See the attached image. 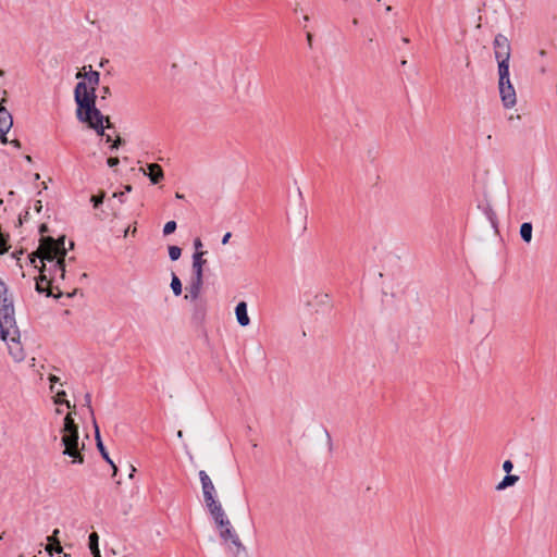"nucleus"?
Wrapping results in <instances>:
<instances>
[{
    "instance_id": "obj_1",
    "label": "nucleus",
    "mask_w": 557,
    "mask_h": 557,
    "mask_svg": "<svg viewBox=\"0 0 557 557\" xmlns=\"http://www.w3.org/2000/svg\"><path fill=\"white\" fill-rule=\"evenodd\" d=\"M65 235H62L57 239L53 237H44L39 243L38 250L30 253L28 259L32 264H35L37 259L40 260L41 265L45 264V261L54 262L46 270V272H48L49 284L53 285L58 282V275L60 280H64L65 277Z\"/></svg>"
},
{
    "instance_id": "obj_2",
    "label": "nucleus",
    "mask_w": 557,
    "mask_h": 557,
    "mask_svg": "<svg viewBox=\"0 0 557 557\" xmlns=\"http://www.w3.org/2000/svg\"><path fill=\"white\" fill-rule=\"evenodd\" d=\"M97 96L95 88L88 90L87 83L78 82L74 89V100L76 102V117L79 122L87 124L98 135H103V121L109 122V116H104L96 107Z\"/></svg>"
},
{
    "instance_id": "obj_3",
    "label": "nucleus",
    "mask_w": 557,
    "mask_h": 557,
    "mask_svg": "<svg viewBox=\"0 0 557 557\" xmlns=\"http://www.w3.org/2000/svg\"><path fill=\"white\" fill-rule=\"evenodd\" d=\"M61 433V443L64 446L63 455L73 458L74 463H83L84 455L79 447L78 425L70 413L63 420Z\"/></svg>"
},
{
    "instance_id": "obj_4",
    "label": "nucleus",
    "mask_w": 557,
    "mask_h": 557,
    "mask_svg": "<svg viewBox=\"0 0 557 557\" xmlns=\"http://www.w3.org/2000/svg\"><path fill=\"white\" fill-rule=\"evenodd\" d=\"M9 335L18 336L14 306L10 304L0 307V338L8 341Z\"/></svg>"
},
{
    "instance_id": "obj_5",
    "label": "nucleus",
    "mask_w": 557,
    "mask_h": 557,
    "mask_svg": "<svg viewBox=\"0 0 557 557\" xmlns=\"http://www.w3.org/2000/svg\"><path fill=\"white\" fill-rule=\"evenodd\" d=\"M47 267L42 264L39 268V276L36 278L35 289L39 294H46L47 297L60 298L63 294L59 292L53 294L52 285L49 284L48 275L46 274Z\"/></svg>"
},
{
    "instance_id": "obj_6",
    "label": "nucleus",
    "mask_w": 557,
    "mask_h": 557,
    "mask_svg": "<svg viewBox=\"0 0 557 557\" xmlns=\"http://www.w3.org/2000/svg\"><path fill=\"white\" fill-rule=\"evenodd\" d=\"M494 54L496 60L510 59L511 47L508 38L503 34H497L493 41Z\"/></svg>"
},
{
    "instance_id": "obj_7",
    "label": "nucleus",
    "mask_w": 557,
    "mask_h": 557,
    "mask_svg": "<svg viewBox=\"0 0 557 557\" xmlns=\"http://www.w3.org/2000/svg\"><path fill=\"white\" fill-rule=\"evenodd\" d=\"M498 89H499V95H500V99H502L504 107L507 109L512 108L517 102V98H516V90H515L511 82L508 81V83H505V84L498 83Z\"/></svg>"
},
{
    "instance_id": "obj_8",
    "label": "nucleus",
    "mask_w": 557,
    "mask_h": 557,
    "mask_svg": "<svg viewBox=\"0 0 557 557\" xmlns=\"http://www.w3.org/2000/svg\"><path fill=\"white\" fill-rule=\"evenodd\" d=\"M20 337L21 333L18 332L17 337L9 335L8 341H5L8 344L9 354L16 362H21L25 359V351L21 345Z\"/></svg>"
},
{
    "instance_id": "obj_9",
    "label": "nucleus",
    "mask_w": 557,
    "mask_h": 557,
    "mask_svg": "<svg viewBox=\"0 0 557 557\" xmlns=\"http://www.w3.org/2000/svg\"><path fill=\"white\" fill-rule=\"evenodd\" d=\"M308 306L312 307L313 310L319 313L330 312L333 305L329 294H317L312 301L308 302Z\"/></svg>"
},
{
    "instance_id": "obj_10",
    "label": "nucleus",
    "mask_w": 557,
    "mask_h": 557,
    "mask_svg": "<svg viewBox=\"0 0 557 557\" xmlns=\"http://www.w3.org/2000/svg\"><path fill=\"white\" fill-rule=\"evenodd\" d=\"M199 479L202 487L205 503L215 499V487L212 480L205 470L199 471Z\"/></svg>"
},
{
    "instance_id": "obj_11",
    "label": "nucleus",
    "mask_w": 557,
    "mask_h": 557,
    "mask_svg": "<svg viewBox=\"0 0 557 557\" xmlns=\"http://www.w3.org/2000/svg\"><path fill=\"white\" fill-rule=\"evenodd\" d=\"M140 171L149 177L151 184H158L164 178V172L158 163H148L146 168H140Z\"/></svg>"
},
{
    "instance_id": "obj_12",
    "label": "nucleus",
    "mask_w": 557,
    "mask_h": 557,
    "mask_svg": "<svg viewBox=\"0 0 557 557\" xmlns=\"http://www.w3.org/2000/svg\"><path fill=\"white\" fill-rule=\"evenodd\" d=\"M94 426H95V437H96V445H97V448L100 453V455L102 456V458L112 467L113 469V476L116 474L117 472V467L115 466V463L112 461V459L110 458L103 443H102V440H101V436H100V432H99V428H98V424L96 422V419H94Z\"/></svg>"
},
{
    "instance_id": "obj_13",
    "label": "nucleus",
    "mask_w": 557,
    "mask_h": 557,
    "mask_svg": "<svg viewBox=\"0 0 557 557\" xmlns=\"http://www.w3.org/2000/svg\"><path fill=\"white\" fill-rule=\"evenodd\" d=\"M235 314L239 325L247 326L250 323V319L247 312V304L239 301L235 307Z\"/></svg>"
},
{
    "instance_id": "obj_14",
    "label": "nucleus",
    "mask_w": 557,
    "mask_h": 557,
    "mask_svg": "<svg viewBox=\"0 0 557 557\" xmlns=\"http://www.w3.org/2000/svg\"><path fill=\"white\" fill-rule=\"evenodd\" d=\"M60 531L59 529H55L53 530L52 534L48 536V545L46 547V550L52 555L53 552L60 554L62 553V546H61V543L59 541V535Z\"/></svg>"
},
{
    "instance_id": "obj_15",
    "label": "nucleus",
    "mask_w": 557,
    "mask_h": 557,
    "mask_svg": "<svg viewBox=\"0 0 557 557\" xmlns=\"http://www.w3.org/2000/svg\"><path fill=\"white\" fill-rule=\"evenodd\" d=\"M220 535H221V537L224 541H231L232 544H234L237 547H242L243 546L238 535L236 534V532L232 528L231 523H230V525H226L223 529H221Z\"/></svg>"
},
{
    "instance_id": "obj_16",
    "label": "nucleus",
    "mask_w": 557,
    "mask_h": 557,
    "mask_svg": "<svg viewBox=\"0 0 557 557\" xmlns=\"http://www.w3.org/2000/svg\"><path fill=\"white\" fill-rule=\"evenodd\" d=\"M13 125L12 115L0 116V140L3 144L9 143L7 138V133Z\"/></svg>"
},
{
    "instance_id": "obj_17",
    "label": "nucleus",
    "mask_w": 557,
    "mask_h": 557,
    "mask_svg": "<svg viewBox=\"0 0 557 557\" xmlns=\"http://www.w3.org/2000/svg\"><path fill=\"white\" fill-rule=\"evenodd\" d=\"M509 60L510 59H502L497 60L498 63V83H508L510 81V74H509Z\"/></svg>"
},
{
    "instance_id": "obj_18",
    "label": "nucleus",
    "mask_w": 557,
    "mask_h": 557,
    "mask_svg": "<svg viewBox=\"0 0 557 557\" xmlns=\"http://www.w3.org/2000/svg\"><path fill=\"white\" fill-rule=\"evenodd\" d=\"M201 288L202 284L190 281L189 285L186 287L188 293L185 295V298L189 299L190 301L197 300L199 298Z\"/></svg>"
},
{
    "instance_id": "obj_19",
    "label": "nucleus",
    "mask_w": 557,
    "mask_h": 557,
    "mask_svg": "<svg viewBox=\"0 0 557 557\" xmlns=\"http://www.w3.org/2000/svg\"><path fill=\"white\" fill-rule=\"evenodd\" d=\"M518 481H519L518 475L507 473L504 476V479L496 485V490L497 491L506 490L507 487L515 485Z\"/></svg>"
},
{
    "instance_id": "obj_20",
    "label": "nucleus",
    "mask_w": 557,
    "mask_h": 557,
    "mask_svg": "<svg viewBox=\"0 0 557 557\" xmlns=\"http://www.w3.org/2000/svg\"><path fill=\"white\" fill-rule=\"evenodd\" d=\"M76 77L77 78L84 77L85 79H87V82L89 83L90 87H94L95 89H96V86L99 84V81H100V74L97 71H89L88 73H86L84 75L81 72H78L76 74Z\"/></svg>"
},
{
    "instance_id": "obj_21",
    "label": "nucleus",
    "mask_w": 557,
    "mask_h": 557,
    "mask_svg": "<svg viewBox=\"0 0 557 557\" xmlns=\"http://www.w3.org/2000/svg\"><path fill=\"white\" fill-rule=\"evenodd\" d=\"M206 506L212 518H216L224 512L222 505L216 499L206 502Z\"/></svg>"
},
{
    "instance_id": "obj_22",
    "label": "nucleus",
    "mask_w": 557,
    "mask_h": 557,
    "mask_svg": "<svg viewBox=\"0 0 557 557\" xmlns=\"http://www.w3.org/2000/svg\"><path fill=\"white\" fill-rule=\"evenodd\" d=\"M532 231H533L532 223L524 222V223L521 224V226H520V236H521L523 242H525V243H530L531 242V239H532Z\"/></svg>"
},
{
    "instance_id": "obj_23",
    "label": "nucleus",
    "mask_w": 557,
    "mask_h": 557,
    "mask_svg": "<svg viewBox=\"0 0 557 557\" xmlns=\"http://www.w3.org/2000/svg\"><path fill=\"white\" fill-rule=\"evenodd\" d=\"M205 315H206L205 305L201 302L196 304L194 307L193 320L196 323H200L205 319Z\"/></svg>"
},
{
    "instance_id": "obj_24",
    "label": "nucleus",
    "mask_w": 557,
    "mask_h": 557,
    "mask_svg": "<svg viewBox=\"0 0 557 557\" xmlns=\"http://www.w3.org/2000/svg\"><path fill=\"white\" fill-rule=\"evenodd\" d=\"M207 253V251H195L193 255V268H201L203 269V265L207 263V260L203 259V256Z\"/></svg>"
},
{
    "instance_id": "obj_25",
    "label": "nucleus",
    "mask_w": 557,
    "mask_h": 557,
    "mask_svg": "<svg viewBox=\"0 0 557 557\" xmlns=\"http://www.w3.org/2000/svg\"><path fill=\"white\" fill-rule=\"evenodd\" d=\"M171 288L175 296L182 294V282L175 273H172Z\"/></svg>"
},
{
    "instance_id": "obj_26",
    "label": "nucleus",
    "mask_w": 557,
    "mask_h": 557,
    "mask_svg": "<svg viewBox=\"0 0 557 557\" xmlns=\"http://www.w3.org/2000/svg\"><path fill=\"white\" fill-rule=\"evenodd\" d=\"M88 545H89V549L90 552L91 550H96V553H98V549H99V535L97 534V532H91L88 536Z\"/></svg>"
},
{
    "instance_id": "obj_27",
    "label": "nucleus",
    "mask_w": 557,
    "mask_h": 557,
    "mask_svg": "<svg viewBox=\"0 0 557 557\" xmlns=\"http://www.w3.org/2000/svg\"><path fill=\"white\" fill-rule=\"evenodd\" d=\"M181 255H182V249L178 246H170L169 247V257L172 261L178 260Z\"/></svg>"
},
{
    "instance_id": "obj_28",
    "label": "nucleus",
    "mask_w": 557,
    "mask_h": 557,
    "mask_svg": "<svg viewBox=\"0 0 557 557\" xmlns=\"http://www.w3.org/2000/svg\"><path fill=\"white\" fill-rule=\"evenodd\" d=\"M193 282H198L200 284H203V269L201 268H193Z\"/></svg>"
},
{
    "instance_id": "obj_29",
    "label": "nucleus",
    "mask_w": 557,
    "mask_h": 557,
    "mask_svg": "<svg viewBox=\"0 0 557 557\" xmlns=\"http://www.w3.org/2000/svg\"><path fill=\"white\" fill-rule=\"evenodd\" d=\"M104 197H106L104 191H101L98 195L91 196L90 201H91L94 208H99V206L103 203Z\"/></svg>"
},
{
    "instance_id": "obj_30",
    "label": "nucleus",
    "mask_w": 557,
    "mask_h": 557,
    "mask_svg": "<svg viewBox=\"0 0 557 557\" xmlns=\"http://www.w3.org/2000/svg\"><path fill=\"white\" fill-rule=\"evenodd\" d=\"M213 520L216 523V525L221 529H223L226 525H230V523H231L228 518L226 517L225 512H223L221 516H219L216 518H213Z\"/></svg>"
},
{
    "instance_id": "obj_31",
    "label": "nucleus",
    "mask_w": 557,
    "mask_h": 557,
    "mask_svg": "<svg viewBox=\"0 0 557 557\" xmlns=\"http://www.w3.org/2000/svg\"><path fill=\"white\" fill-rule=\"evenodd\" d=\"M65 396V391H58L55 394V404H64L67 408H71L70 401L64 399Z\"/></svg>"
},
{
    "instance_id": "obj_32",
    "label": "nucleus",
    "mask_w": 557,
    "mask_h": 557,
    "mask_svg": "<svg viewBox=\"0 0 557 557\" xmlns=\"http://www.w3.org/2000/svg\"><path fill=\"white\" fill-rule=\"evenodd\" d=\"M177 227V224L175 221H169L165 223L164 227H163V234L166 236V235H170L172 233L175 232Z\"/></svg>"
},
{
    "instance_id": "obj_33",
    "label": "nucleus",
    "mask_w": 557,
    "mask_h": 557,
    "mask_svg": "<svg viewBox=\"0 0 557 557\" xmlns=\"http://www.w3.org/2000/svg\"><path fill=\"white\" fill-rule=\"evenodd\" d=\"M84 405L88 408L89 413L91 414L92 420H94L95 417H94V410L91 408V395H90V393H86L85 394V396H84Z\"/></svg>"
},
{
    "instance_id": "obj_34",
    "label": "nucleus",
    "mask_w": 557,
    "mask_h": 557,
    "mask_svg": "<svg viewBox=\"0 0 557 557\" xmlns=\"http://www.w3.org/2000/svg\"><path fill=\"white\" fill-rule=\"evenodd\" d=\"M112 127H113V125L111 124V122H110V121H109V123H108V121H107V120H104V121H103V129H104V128H112ZM102 136H104V137H106V141H107V143L112 141L111 135H109V134H104V133H103V135H102Z\"/></svg>"
},
{
    "instance_id": "obj_35",
    "label": "nucleus",
    "mask_w": 557,
    "mask_h": 557,
    "mask_svg": "<svg viewBox=\"0 0 557 557\" xmlns=\"http://www.w3.org/2000/svg\"><path fill=\"white\" fill-rule=\"evenodd\" d=\"M486 215H487L488 220L491 221L492 225L496 226V215L491 208H488L486 210Z\"/></svg>"
},
{
    "instance_id": "obj_36",
    "label": "nucleus",
    "mask_w": 557,
    "mask_h": 557,
    "mask_svg": "<svg viewBox=\"0 0 557 557\" xmlns=\"http://www.w3.org/2000/svg\"><path fill=\"white\" fill-rule=\"evenodd\" d=\"M125 141L124 139H122L121 137H117L111 145V150H116L119 149L120 146L124 145Z\"/></svg>"
},
{
    "instance_id": "obj_37",
    "label": "nucleus",
    "mask_w": 557,
    "mask_h": 557,
    "mask_svg": "<svg viewBox=\"0 0 557 557\" xmlns=\"http://www.w3.org/2000/svg\"><path fill=\"white\" fill-rule=\"evenodd\" d=\"M503 469L506 473H510L513 469V463L510 460H506L503 463Z\"/></svg>"
},
{
    "instance_id": "obj_38",
    "label": "nucleus",
    "mask_w": 557,
    "mask_h": 557,
    "mask_svg": "<svg viewBox=\"0 0 557 557\" xmlns=\"http://www.w3.org/2000/svg\"><path fill=\"white\" fill-rule=\"evenodd\" d=\"M107 163L110 168H114L120 163V160L117 157H110L108 158Z\"/></svg>"
},
{
    "instance_id": "obj_39",
    "label": "nucleus",
    "mask_w": 557,
    "mask_h": 557,
    "mask_svg": "<svg viewBox=\"0 0 557 557\" xmlns=\"http://www.w3.org/2000/svg\"><path fill=\"white\" fill-rule=\"evenodd\" d=\"M194 248L196 251H202L201 248H202V242L199 237H197L195 240H194Z\"/></svg>"
},
{
    "instance_id": "obj_40",
    "label": "nucleus",
    "mask_w": 557,
    "mask_h": 557,
    "mask_svg": "<svg viewBox=\"0 0 557 557\" xmlns=\"http://www.w3.org/2000/svg\"><path fill=\"white\" fill-rule=\"evenodd\" d=\"M47 232H48V226H47V224H41V225L39 226V233L41 234V238H40V240H41L44 237H46L44 234H45V233H47Z\"/></svg>"
},
{
    "instance_id": "obj_41",
    "label": "nucleus",
    "mask_w": 557,
    "mask_h": 557,
    "mask_svg": "<svg viewBox=\"0 0 557 557\" xmlns=\"http://www.w3.org/2000/svg\"><path fill=\"white\" fill-rule=\"evenodd\" d=\"M306 39H307L309 48H312L313 35L308 32L306 35Z\"/></svg>"
},
{
    "instance_id": "obj_42",
    "label": "nucleus",
    "mask_w": 557,
    "mask_h": 557,
    "mask_svg": "<svg viewBox=\"0 0 557 557\" xmlns=\"http://www.w3.org/2000/svg\"><path fill=\"white\" fill-rule=\"evenodd\" d=\"M101 92H102V98L104 99L107 96H109L111 92H110V88L108 86H103L101 88Z\"/></svg>"
},
{
    "instance_id": "obj_43",
    "label": "nucleus",
    "mask_w": 557,
    "mask_h": 557,
    "mask_svg": "<svg viewBox=\"0 0 557 557\" xmlns=\"http://www.w3.org/2000/svg\"><path fill=\"white\" fill-rule=\"evenodd\" d=\"M11 115L10 112L3 107L2 102H0V116Z\"/></svg>"
},
{
    "instance_id": "obj_44",
    "label": "nucleus",
    "mask_w": 557,
    "mask_h": 557,
    "mask_svg": "<svg viewBox=\"0 0 557 557\" xmlns=\"http://www.w3.org/2000/svg\"><path fill=\"white\" fill-rule=\"evenodd\" d=\"M231 237H232V233H230V232L225 233L224 236L222 237V244L226 245Z\"/></svg>"
},
{
    "instance_id": "obj_45",
    "label": "nucleus",
    "mask_w": 557,
    "mask_h": 557,
    "mask_svg": "<svg viewBox=\"0 0 557 557\" xmlns=\"http://www.w3.org/2000/svg\"><path fill=\"white\" fill-rule=\"evenodd\" d=\"M124 195H125V191H119V193H114L113 197L119 198V200L121 202H123L124 201Z\"/></svg>"
},
{
    "instance_id": "obj_46",
    "label": "nucleus",
    "mask_w": 557,
    "mask_h": 557,
    "mask_svg": "<svg viewBox=\"0 0 557 557\" xmlns=\"http://www.w3.org/2000/svg\"><path fill=\"white\" fill-rule=\"evenodd\" d=\"M10 145H12L15 148H21V141L18 139L11 140Z\"/></svg>"
},
{
    "instance_id": "obj_47",
    "label": "nucleus",
    "mask_w": 557,
    "mask_h": 557,
    "mask_svg": "<svg viewBox=\"0 0 557 557\" xmlns=\"http://www.w3.org/2000/svg\"><path fill=\"white\" fill-rule=\"evenodd\" d=\"M49 381L53 384V383H57V382L59 381V377H58V376H55V375H52V374H51V375L49 376Z\"/></svg>"
},
{
    "instance_id": "obj_48",
    "label": "nucleus",
    "mask_w": 557,
    "mask_h": 557,
    "mask_svg": "<svg viewBox=\"0 0 557 557\" xmlns=\"http://www.w3.org/2000/svg\"><path fill=\"white\" fill-rule=\"evenodd\" d=\"M35 209L39 212L41 210V201L38 200L35 205Z\"/></svg>"
},
{
    "instance_id": "obj_49",
    "label": "nucleus",
    "mask_w": 557,
    "mask_h": 557,
    "mask_svg": "<svg viewBox=\"0 0 557 557\" xmlns=\"http://www.w3.org/2000/svg\"><path fill=\"white\" fill-rule=\"evenodd\" d=\"M90 553H91L92 557H101L100 549H98V553H96V550H91Z\"/></svg>"
},
{
    "instance_id": "obj_50",
    "label": "nucleus",
    "mask_w": 557,
    "mask_h": 557,
    "mask_svg": "<svg viewBox=\"0 0 557 557\" xmlns=\"http://www.w3.org/2000/svg\"><path fill=\"white\" fill-rule=\"evenodd\" d=\"M124 188H125V190H124L125 193H129L132 190V186L131 185H126Z\"/></svg>"
},
{
    "instance_id": "obj_51",
    "label": "nucleus",
    "mask_w": 557,
    "mask_h": 557,
    "mask_svg": "<svg viewBox=\"0 0 557 557\" xmlns=\"http://www.w3.org/2000/svg\"><path fill=\"white\" fill-rule=\"evenodd\" d=\"M175 197H176L177 199H183V198H184V195H182V194H180V193H176Z\"/></svg>"
},
{
    "instance_id": "obj_52",
    "label": "nucleus",
    "mask_w": 557,
    "mask_h": 557,
    "mask_svg": "<svg viewBox=\"0 0 557 557\" xmlns=\"http://www.w3.org/2000/svg\"><path fill=\"white\" fill-rule=\"evenodd\" d=\"M25 160H26L27 162H32V157H30V156H28V154H26V156H25Z\"/></svg>"
},
{
    "instance_id": "obj_53",
    "label": "nucleus",
    "mask_w": 557,
    "mask_h": 557,
    "mask_svg": "<svg viewBox=\"0 0 557 557\" xmlns=\"http://www.w3.org/2000/svg\"><path fill=\"white\" fill-rule=\"evenodd\" d=\"M135 471H136V469L132 466V472L129 474L131 478H133Z\"/></svg>"
},
{
    "instance_id": "obj_54",
    "label": "nucleus",
    "mask_w": 557,
    "mask_h": 557,
    "mask_svg": "<svg viewBox=\"0 0 557 557\" xmlns=\"http://www.w3.org/2000/svg\"><path fill=\"white\" fill-rule=\"evenodd\" d=\"M358 23H359V22H358V20H357V18H354V20H352V25L357 26V25H358Z\"/></svg>"
},
{
    "instance_id": "obj_55",
    "label": "nucleus",
    "mask_w": 557,
    "mask_h": 557,
    "mask_svg": "<svg viewBox=\"0 0 557 557\" xmlns=\"http://www.w3.org/2000/svg\"><path fill=\"white\" fill-rule=\"evenodd\" d=\"M309 21V16L308 15H305L304 16V22H308Z\"/></svg>"
},
{
    "instance_id": "obj_56",
    "label": "nucleus",
    "mask_w": 557,
    "mask_h": 557,
    "mask_svg": "<svg viewBox=\"0 0 557 557\" xmlns=\"http://www.w3.org/2000/svg\"><path fill=\"white\" fill-rule=\"evenodd\" d=\"M75 293L76 290H74L73 293H67V297H72Z\"/></svg>"
},
{
    "instance_id": "obj_57",
    "label": "nucleus",
    "mask_w": 557,
    "mask_h": 557,
    "mask_svg": "<svg viewBox=\"0 0 557 557\" xmlns=\"http://www.w3.org/2000/svg\"><path fill=\"white\" fill-rule=\"evenodd\" d=\"M177 436H178V437H182V436H183V432H182V431H178V432H177Z\"/></svg>"
},
{
    "instance_id": "obj_58",
    "label": "nucleus",
    "mask_w": 557,
    "mask_h": 557,
    "mask_svg": "<svg viewBox=\"0 0 557 557\" xmlns=\"http://www.w3.org/2000/svg\"><path fill=\"white\" fill-rule=\"evenodd\" d=\"M403 41L407 44V42H409V39H408V38H406V37H404V38H403Z\"/></svg>"
},
{
    "instance_id": "obj_59",
    "label": "nucleus",
    "mask_w": 557,
    "mask_h": 557,
    "mask_svg": "<svg viewBox=\"0 0 557 557\" xmlns=\"http://www.w3.org/2000/svg\"><path fill=\"white\" fill-rule=\"evenodd\" d=\"M74 247V242H70V249Z\"/></svg>"
},
{
    "instance_id": "obj_60",
    "label": "nucleus",
    "mask_w": 557,
    "mask_h": 557,
    "mask_svg": "<svg viewBox=\"0 0 557 557\" xmlns=\"http://www.w3.org/2000/svg\"><path fill=\"white\" fill-rule=\"evenodd\" d=\"M407 64V61L406 60H403L401 61V65H406Z\"/></svg>"
},
{
    "instance_id": "obj_61",
    "label": "nucleus",
    "mask_w": 557,
    "mask_h": 557,
    "mask_svg": "<svg viewBox=\"0 0 557 557\" xmlns=\"http://www.w3.org/2000/svg\"><path fill=\"white\" fill-rule=\"evenodd\" d=\"M4 75V71L0 70V76Z\"/></svg>"
},
{
    "instance_id": "obj_62",
    "label": "nucleus",
    "mask_w": 557,
    "mask_h": 557,
    "mask_svg": "<svg viewBox=\"0 0 557 557\" xmlns=\"http://www.w3.org/2000/svg\"><path fill=\"white\" fill-rule=\"evenodd\" d=\"M2 202V200L0 199V203Z\"/></svg>"
}]
</instances>
